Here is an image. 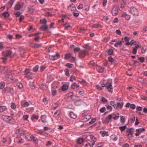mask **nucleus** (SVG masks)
Listing matches in <instances>:
<instances>
[{"label":"nucleus","mask_w":147,"mask_h":147,"mask_svg":"<svg viewBox=\"0 0 147 147\" xmlns=\"http://www.w3.org/2000/svg\"><path fill=\"white\" fill-rule=\"evenodd\" d=\"M102 87H106L107 89L109 92H113V88L111 84L110 83L107 82L105 84H102Z\"/></svg>","instance_id":"f257e3e1"},{"label":"nucleus","mask_w":147,"mask_h":147,"mask_svg":"<svg viewBox=\"0 0 147 147\" xmlns=\"http://www.w3.org/2000/svg\"><path fill=\"white\" fill-rule=\"evenodd\" d=\"M2 118L3 120L9 123H12L13 122L12 117L7 116H3Z\"/></svg>","instance_id":"f03ea898"},{"label":"nucleus","mask_w":147,"mask_h":147,"mask_svg":"<svg viewBox=\"0 0 147 147\" xmlns=\"http://www.w3.org/2000/svg\"><path fill=\"white\" fill-rule=\"evenodd\" d=\"M30 70L29 69H26L25 71L24 76L26 77L30 78H32L33 76V75L30 72Z\"/></svg>","instance_id":"7ed1b4c3"},{"label":"nucleus","mask_w":147,"mask_h":147,"mask_svg":"<svg viewBox=\"0 0 147 147\" xmlns=\"http://www.w3.org/2000/svg\"><path fill=\"white\" fill-rule=\"evenodd\" d=\"M129 11L134 16H137L138 13L137 9L134 7H131L129 10Z\"/></svg>","instance_id":"20e7f679"},{"label":"nucleus","mask_w":147,"mask_h":147,"mask_svg":"<svg viewBox=\"0 0 147 147\" xmlns=\"http://www.w3.org/2000/svg\"><path fill=\"white\" fill-rule=\"evenodd\" d=\"M119 9V7L118 6H115L113 7L111 11L113 15L115 16L118 13Z\"/></svg>","instance_id":"39448f33"},{"label":"nucleus","mask_w":147,"mask_h":147,"mask_svg":"<svg viewBox=\"0 0 147 147\" xmlns=\"http://www.w3.org/2000/svg\"><path fill=\"white\" fill-rule=\"evenodd\" d=\"M126 134L129 138H131L133 136V132L131 129H128L126 130Z\"/></svg>","instance_id":"423d86ee"},{"label":"nucleus","mask_w":147,"mask_h":147,"mask_svg":"<svg viewBox=\"0 0 147 147\" xmlns=\"http://www.w3.org/2000/svg\"><path fill=\"white\" fill-rule=\"evenodd\" d=\"M13 89L10 88L6 87L3 90L2 92L3 93L9 92L10 93H12L13 92Z\"/></svg>","instance_id":"0eeeda50"},{"label":"nucleus","mask_w":147,"mask_h":147,"mask_svg":"<svg viewBox=\"0 0 147 147\" xmlns=\"http://www.w3.org/2000/svg\"><path fill=\"white\" fill-rule=\"evenodd\" d=\"M145 130V129L143 128H140L136 129V133L135 134V135L136 136H138L143 131H144Z\"/></svg>","instance_id":"6e6552de"},{"label":"nucleus","mask_w":147,"mask_h":147,"mask_svg":"<svg viewBox=\"0 0 147 147\" xmlns=\"http://www.w3.org/2000/svg\"><path fill=\"white\" fill-rule=\"evenodd\" d=\"M123 105V103L122 102H118L117 104H116L114 108L116 109H121L122 108Z\"/></svg>","instance_id":"1a4fd4ad"},{"label":"nucleus","mask_w":147,"mask_h":147,"mask_svg":"<svg viewBox=\"0 0 147 147\" xmlns=\"http://www.w3.org/2000/svg\"><path fill=\"white\" fill-rule=\"evenodd\" d=\"M121 16L122 17H124L127 20H129L130 18V16L125 13H123L121 14Z\"/></svg>","instance_id":"9d476101"},{"label":"nucleus","mask_w":147,"mask_h":147,"mask_svg":"<svg viewBox=\"0 0 147 147\" xmlns=\"http://www.w3.org/2000/svg\"><path fill=\"white\" fill-rule=\"evenodd\" d=\"M80 86L77 84L76 83H73L71 85V88L72 89H77Z\"/></svg>","instance_id":"9b49d317"},{"label":"nucleus","mask_w":147,"mask_h":147,"mask_svg":"<svg viewBox=\"0 0 147 147\" xmlns=\"http://www.w3.org/2000/svg\"><path fill=\"white\" fill-rule=\"evenodd\" d=\"M13 2L14 1L13 0H11L9 1L7 5V9H10L12 7Z\"/></svg>","instance_id":"f8f14e48"},{"label":"nucleus","mask_w":147,"mask_h":147,"mask_svg":"<svg viewBox=\"0 0 147 147\" xmlns=\"http://www.w3.org/2000/svg\"><path fill=\"white\" fill-rule=\"evenodd\" d=\"M59 56V55L58 53H57L54 56H49L50 59H51L52 60H55L57 59Z\"/></svg>","instance_id":"ddd939ff"},{"label":"nucleus","mask_w":147,"mask_h":147,"mask_svg":"<svg viewBox=\"0 0 147 147\" xmlns=\"http://www.w3.org/2000/svg\"><path fill=\"white\" fill-rule=\"evenodd\" d=\"M30 140L33 141L35 143H37L38 142V140L36 138H35L33 136H31L30 137Z\"/></svg>","instance_id":"4468645a"},{"label":"nucleus","mask_w":147,"mask_h":147,"mask_svg":"<svg viewBox=\"0 0 147 147\" xmlns=\"http://www.w3.org/2000/svg\"><path fill=\"white\" fill-rule=\"evenodd\" d=\"M69 116L71 118L75 119L77 117L76 115L73 112H70L69 113Z\"/></svg>","instance_id":"2eb2a0df"},{"label":"nucleus","mask_w":147,"mask_h":147,"mask_svg":"<svg viewBox=\"0 0 147 147\" xmlns=\"http://www.w3.org/2000/svg\"><path fill=\"white\" fill-rule=\"evenodd\" d=\"M100 134L102 137L108 136H109L108 133L105 131H101Z\"/></svg>","instance_id":"dca6fc26"},{"label":"nucleus","mask_w":147,"mask_h":147,"mask_svg":"<svg viewBox=\"0 0 147 147\" xmlns=\"http://www.w3.org/2000/svg\"><path fill=\"white\" fill-rule=\"evenodd\" d=\"M69 87V85L67 84H65L63 85L62 87V90L63 91H65L67 90Z\"/></svg>","instance_id":"f3484780"},{"label":"nucleus","mask_w":147,"mask_h":147,"mask_svg":"<svg viewBox=\"0 0 147 147\" xmlns=\"http://www.w3.org/2000/svg\"><path fill=\"white\" fill-rule=\"evenodd\" d=\"M51 94L53 96H55L57 94V90L55 88H53L51 90Z\"/></svg>","instance_id":"a211bd4d"},{"label":"nucleus","mask_w":147,"mask_h":147,"mask_svg":"<svg viewBox=\"0 0 147 147\" xmlns=\"http://www.w3.org/2000/svg\"><path fill=\"white\" fill-rule=\"evenodd\" d=\"M71 49H73L75 52H78L80 50V48L78 47L74 48V46L73 45H71Z\"/></svg>","instance_id":"6ab92c4d"},{"label":"nucleus","mask_w":147,"mask_h":147,"mask_svg":"<svg viewBox=\"0 0 147 147\" xmlns=\"http://www.w3.org/2000/svg\"><path fill=\"white\" fill-rule=\"evenodd\" d=\"M113 51L112 49H109L106 52V54L111 55L113 54Z\"/></svg>","instance_id":"aec40b11"},{"label":"nucleus","mask_w":147,"mask_h":147,"mask_svg":"<svg viewBox=\"0 0 147 147\" xmlns=\"http://www.w3.org/2000/svg\"><path fill=\"white\" fill-rule=\"evenodd\" d=\"M7 109L6 106H0V112H3L6 110Z\"/></svg>","instance_id":"412c9836"},{"label":"nucleus","mask_w":147,"mask_h":147,"mask_svg":"<svg viewBox=\"0 0 147 147\" xmlns=\"http://www.w3.org/2000/svg\"><path fill=\"white\" fill-rule=\"evenodd\" d=\"M96 69L100 73H102L104 71V69L100 66H97Z\"/></svg>","instance_id":"4be33fe9"},{"label":"nucleus","mask_w":147,"mask_h":147,"mask_svg":"<svg viewBox=\"0 0 147 147\" xmlns=\"http://www.w3.org/2000/svg\"><path fill=\"white\" fill-rule=\"evenodd\" d=\"M122 44V42L120 40H119L114 44V46L116 47H117L119 46H121Z\"/></svg>","instance_id":"5701e85b"},{"label":"nucleus","mask_w":147,"mask_h":147,"mask_svg":"<svg viewBox=\"0 0 147 147\" xmlns=\"http://www.w3.org/2000/svg\"><path fill=\"white\" fill-rule=\"evenodd\" d=\"M69 10L72 11H75L76 9V7L74 6H73V5H70L69 7Z\"/></svg>","instance_id":"b1692460"},{"label":"nucleus","mask_w":147,"mask_h":147,"mask_svg":"<svg viewBox=\"0 0 147 147\" xmlns=\"http://www.w3.org/2000/svg\"><path fill=\"white\" fill-rule=\"evenodd\" d=\"M40 88L42 90H46L47 88V86L41 84L40 85Z\"/></svg>","instance_id":"393cba45"},{"label":"nucleus","mask_w":147,"mask_h":147,"mask_svg":"<svg viewBox=\"0 0 147 147\" xmlns=\"http://www.w3.org/2000/svg\"><path fill=\"white\" fill-rule=\"evenodd\" d=\"M127 127L126 125H124L123 126H120L119 127V128L121 130V132H122Z\"/></svg>","instance_id":"a878e982"},{"label":"nucleus","mask_w":147,"mask_h":147,"mask_svg":"<svg viewBox=\"0 0 147 147\" xmlns=\"http://www.w3.org/2000/svg\"><path fill=\"white\" fill-rule=\"evenodd\" d=\"M110 137L111 140L114 141H116L117 139V138L116 136L115 135H111Z\"/></svg>","instance_id":"bb28decb"},{"label":"nucleus","mask_w":147,"mask_h":147,"mask_svg":"<svg viewBox=\"0 0 147 147\" xmlns=\"http://www.w3.org/2000/svg\"><path fill=\"white\" fill-rule=\"evenodd\" d=\"M38 116L35 115H33L31 117V119L32 121H33L34 119L37 120L38 118Z\"/></svg>","instance_id":"cd10ccee"},{"label":"nucleus","mask_w":147,"mask_h":147,"mask_svg":"<svg viewBox=\"0 0 147 147\" xmlns=\"http://www.w3.org/2000/svg\"><path fill=\"white\" fill-rule=\"evenodd\" d=\"M42 121L43 123H45L47 121L46 117L45 116H42L41 117Z\"/></svg>","instance_id":"c85d7f7f"},{"label":"nucleus","mask_w":147,"mask_h":147,"mask_svg":"<svg viewBox=\"0 0 147 147\" xmlns=\"http://www.w3.org/2000/svg\"><path fill=\"white\" fill-rule=\"evenodd\" d=\"M11 107L12 109H15L16 108V106L14 103L12 102L11 104Z\"/></svg>","instance_id":"c756f323"},{"label":"nucleus","mask_w":147,"mask_h":147,"mask_svg":"<svg viewBox=\"0 0 147 147\" xmlns=\"http://www.w3.org/2000/svg\"><path fill=\"white\" fill-rule=\"evenodd\" d=\"M5 83L4 82H1L0 83V89H2L4 87Z\"/></svg>","instance_id":"7c9ffc66"},{"label":"nucleus","mask_w":147,"mask_h":147,"mask_svg":"<svg viewBox=\"0 0 147 147\" xmlns=\"http://www.w3.org/2000/svg\"><path fill=\"white\" fill-rule=\"evenodd\" d=\"M40 23L41 24H45L47 22L46 19H42L40 20Z\"/></svg>","instance_id":"2f4dec72"},{"label":"nucleus","mask_w":147,"mask_h":147,"mask_svg":"<svg viewBox=\"0 0 147 147\" xmlns=\"http://www.w3.org/2000/svg\"><path fill=\"white\" fill-rule=\"evenodd\" d=\"M21 6L18 3L17 4L15 7V9L16 10H18L20 9Z\"/></svg>","instance_id":"473e14b6"},{"label":"nucleus","mask_w":147,"mask_h":147,"mask_svg":"<svg viewBox=\"0 0 147 147\" xmlns=\"http://www.w3.org/2000/svg\"><path fill=\"white\" fill-rule=\"evenodd\" d=\"M22 131V128L18 129L16 130L15 133L16 134H20V132Z\"/></svg>","instance_id":"72a5a7b5"},{"label":"nucleus","mask_w":147,"mask_h":147,"mask_svg":"<svg viewBox=\"0 0 147 147\" xmlns=\"http://www.w3.org/2000/svg\"><path fill=\"white\" fill-rule=\"evenodd\" d=\"M65 74L66 75L69 77V70L68 69H65Z\"/></svg>","instance_id":"f704fd0d"},{"label":"nucleus","mask_w":147,"mask_h":147,"mask_svg":"<svg viewBox=\"0 0 147 147\" xmlns=\"http://www.w3.org/2000/svg\"><path fill=\"white\" fill-rule=\"evenodd\" d=\"M83 140L82 138H79L77 140V142L79 144H81L83 142Z\"/></svg>","instance_id":"c9c22d12"},{"label":"nucleus","mask_w":147,"mask_h":147,"mask_svg":"<svg viewBox=\"0 0 147 147\" xmlns=\"http://www.w3.org/2000/svg\"><path fill=\"white\" fill-rule=\"evenodd\" d=\"M2 16L4 17L7 18L9 16V14L7 12H5L3 14Z\"/></svg>","instance_id":"e433bc0d"},{"label":"nucleus","mask_w":147,"mask_h":147,"mask_svg":"<svg viewBox=\"0 0 147 147\" xmlns=\"http://www.w3.org/2000/svg\"><path fill=\"white\" fill-rule=\"evenodd\" d=\"M82 101L80 100H78L77 101L75 102V104L77 105H80L82 104Z\"/></svg>","instance_id":"4c0bfd02"},{"label":"nucleus","mask_w":147,"mask_h":147,"mask_svg":"<svg viewBox=\"0 0 147 147\" xmlns=\"http://www.w3.org/2000/svg\"><path fill=\"white\" fill-rule=\"evenodd\" d=\"M90 138L94 142L96 141V138L93 136L90 135Z\"/></svg>","instance_id":"58836bf2"},{"label":"nucleus","mask_w":147,"mask_h":147,"mask_svg":"<svg viewBox=\"0 0 147 147\" xmlns=\"http://www.w3.org/2000/svg\"><path fill=\"white\" fill-rule=\"evenodd\" d=\"M17 86L20 88H21L23 87V86L22 83H18L17 84Z\"/></svg>","instance_id":"ea45409f"},{"label":"nucleus","mask_w":147,"mask_h":147,"mask_svg":"<svg viewBox=\"0 0 147 147\" xmlns=\"http://www.w3.org/2000/svg\"><path fill=\"white\" fill-rule=\"evenodd\" d=\"M38 65H36L34 67L33 69V71L34 72H37L38 70Z\"/></svg>","instance_id":"a19ab883"},{"label":"nucleus","mask_w":147,"mask_h":147,"mask_svg":"<svg viewBox=\"0 0 147 147\" xmlns=\"http://www.w3.org/2000/svg\"><path fill=\"white\" fill-rule=\"evenodd\" d=\"M100 100L102 102L106 103L107 102V100L104 97H102L100 98Z\"/></svg>","instance_id":"79ce46f5"},{"label":"nucleus","mask_w":147,"mask_h":147,"mask_svg":"<svg viewBox=\"0 0 147 147\" xmlns=\"http://www.w3.org/2000/svg\"><path fill=\"white\" fill-rule=\"evenodd\" d=\"M99 27H101V26L100 25H99L98 24H94L92 25V27L93 28H98Z\"/></svg>","instance_id":"37998d69"},{"label":"nucleus","mask_w":147,"mask_h":147,"mask_svg":"<svg viewBox=\"0 0 147 147\" xmlns=\"http://www.w3.org/2000/svg\"><path fill=\"white\" fill-rule=\"evenodd\" d=\"M11 54V52L9 51H7L5 54V55L6 57L9 56Z\"/></svg>","instance_id":"c03bdc74"},{"label":"nucleus","mask_w":147,"mask_h":147,"mask_svg":"<svg viewBox=\"0 0 147 147\" xmlns=\"http://www.w3.org/2000/svg\"><path fill=\"white\" fill-rule=\"evenodd\" d=\"M37 133L40 135H44V134H45L44 133V132H43L42 130H38V132H37Z\"/></svg>","instance_id":"a18cd8bd"},{"label":"nucleus","mask_w":147,"mask_h":147,"mask_svg":"<svg viewBox=\"0 0 147 147\" xmlns=\"http://www.w3.org/2000/svg\"><path fill=\"white\" fill-rule=\"evenodd\" d=\"M28 116L27 115H25L23 116V118L24 120H26L28 118Z\"/></svg>","instance_id":"49530a36"},{"label":"nucleus","mask_w":147,"mask_h":147,"mask_svg":"<svg viewBox=\"0 0 147 147\" xmlns=\"http://www.w3.org/2000/svg\"><path fill=\"white\" fill-rule=\"evenodd\" d=\"M76 80V77L73 76H71L70 78V80L71 81H72L74 80Z\"/></svg>","instance_id":"de8ad7c7"},{"label":"nucleus","mask_w":147,"mask_h":147,"mask_svg":"<svg viewBox=\"0 0 147 147\" xmlns=\"http://www.w3.org/2000/svg\"><path fill=\"white\" fill-rule=\"evenodd\" d=\"M106 106L107 109L108 110H109L110 111H111L112 110V108L111 106L109 105H106Z\"/></svg>","instance_id":"09e8293b"},{"label":"nucleus","mask_w":147,"mask_h":147,"mask_svg":"<svg viewBox=\"0 0 147 147\" xmlns=\"http://www.w3.org/2000/svg\"><path fill=\"white\" fill-rule=\"evenodd\" d=\"M125 4L126 1H123V3L121 4V7L122 8H124Z\"/></svg>","instance_id":"8fccbe9b"},{"label":"nucleus","mask_w":147,"mask_h":147,"mask_svg":"<svg viewBox=\"0 0 147 147\" xmlns=\"http://www.w3.org/2000/svg\"><path fill=\"white\" fill-rule=\"evenodd\" d=\"M110 104L112 105L114 108V107L115 106L116 104L115 103V102L114 101H111L110 102Z\"/></svg>","instance_id":"3c124183"},{"label":"nucleus","mask_w":147,"mask_h":147,"mask_svg":"<svg viewBox=\"0 0 147 147\" xmlns=\"http://www.w3.org/2000/svg\"><path fill=\"white\" fill-rule=\"evenodd\" d=\"M49 99L47 98H44L43 99V101L45 104H47V103Z\"/></svg>","instance_id":"603ef678"},{"label":"nucleus","mask_w":147,"mask_h":147,"mask_svg":"<svg viewBox=\"0 0 147 147\" xmlns=\"http://www.w3.org/2000/svg\"><path fill=\"white\" fill-rule=\"evenodd\" d=\"M140 47V44L139 43H138L137 44H136L135 47L134 48H136V49L137 50V49L139 48Z\"/></svg>","instance_id":"864d4df0"},{"label":"nucleus","mask_w":147,"mask_h":147,"mask_svg":"<svg viewBox=\"0 0 147 147\" xmlns=\"http://www.w3.org/2000/svg\"><path fill=\"white\" fill-rule=\"evenodd\" d=\"M63 18L61 19V20H59V22H63L64 21V18H66V16L65 15H63L62 16Z\"/></svg>","instance_id":"5fc2aeb1"},{"label":"nucleus","mask_w":147,"mask_h":147,"mask_svg":"<svg viewBox=\"0 0 147 147\" xmlns=\"http://www.w3.org/2000/svg\"><path fill=\"white\" fill-rule=\"evenodd\" d=\"M25 107H27L29 105V103L27 102H24L23 104H22Z\"/></svg>","instance_id":"6e6d98bb"},{"label":"nucleus","mask_w":147,"mask_h":147,"mask_svg":"<svg viewBox=\"0 0 147 147\" xmlns=\"http://www.w3.org/2000/svg\"><path fill=\"white\" fill-rule=\"evenodd\" d=\"M121 118V122L124 123L125 122V119L124 117L122 116L120 117Z\"/></svg>","instance_id":"4d7b16f0"},{"label":"nucleus","mask_w":147,"mask_h":147,"mask_svg":"<svg viewBox=\"0 0 147 147\" xmlns=\"http://www.w3.org/2000/svg\"><path fill=\"white\" fill-rule=\"evenodd\" d=\"M106 110V109L105 107H103L100 109V111L101 113H103Z\"/></svg>","instance_id":"13d9d810"},{"label":"nucleus","mask_w":147,"mask_h":147,"mask_svg":"<svg viewBox=\"0 0 147 147\" xmlns=\"http://www.w3.org/2000/svg\"><path fill=\"white\" fill-rule=\"evenodd\" d=\"M90 118V117L89 116H86V117H84V121H87L88 120H89Z\"/></svg>","instance_id":"bf43d9fd"},{"label":"nucleus","mask_w":147,"mask_h":147,"mask_svg":"<svg viewBox=\"0 0 147 147\" xmlns=\"http://www.w3.org/2000/svg\"><path fill=\"white\" fill-rule=\"evenodd\" d=\"M84 93V91L83 90H81L79 92V94L80 95H82Z\"/></svg>","instance_id":"052dcab7"},{"label":"nucleus","mask_w":147,"mask_h":147,"mask_svg":"<svg viewBox=\"0 0 147 147\" xmlns=\"http://www.w3.org/2000/svg\"><path fill=\"white\" fill-rule=\"evenodd\" d=\"M116 33L119 35H121V31L119 30H117L115 31Z\"/></svg>","instance_id":"680f3d73"},{"label":"nucleus","mask_w":147,"mask_h":147,"mask_svg":"<svg viewBox=\"0 0 147 147\" xmlns=\"http://www.w3.org/2000/svg\"><path fill=\"white\" fill-rule=\"evenodd\" d=\"M135 120V117L134 116L132 117L131 119V121L132 123H134Z\"/></svg>","instance_id":"e2e57ef3"},{"label":"nucleus","mask_w":147,"mask_h":147,"mask_svg":"<svg viewBox=\"0 0 147 147\" xmlns=\"http://www.w3.org/2000/svg\"><path fill=\"white\" fill-rule=\"evenodd\" d=\"M89 64L93 66H95L96 65V64L93 61L90 62L89 63Z\"/></svg>","instance_id":"0e129e2a"},{"label":"nucleus","mask_w":147,"mask_h":147,"mask_svg":"<svg viewBox=\"0 0 147 147\" xmlns=\"http://www.w3.org/2000/svg\"><path fill=\"white\" fill-rule=\"evenodd\" d=\"M138 59L142 62H143L144 61V58L143 57L139 58Z\"/></svg>","instance_id":"69168bd1"},{"label":"nucleus","mask_w":147,"mask_h":147,"mask_svg":"<svg viewBox=\"0 0 147 147\" xmlns=\"http://www.w3.org/2000/svg\"><path fill=\"white\" fill-rule=\"evenodd\" d=\"M108 60L109 61L111 62H112L114 61V59L111 57H109Z\"/></svg>","instance_id":"338daca9"},{"label":"nucleus","mask_w":147,"mask_h":147,"mask_svg":"<svg viewBox=\"0 0 147 147\" xmlns=\"http://www.w3.org/2000/svg\"><path fill=\"white\" fill-rule=\"evenodd\" d=\"M103 145V143H100L97 145V147H103L102 146Z\"/></svg>","instance_id":"774afa93"}]
</instances>
